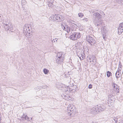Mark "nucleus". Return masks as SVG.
<instances>
[{"label": "nucleus", "instance_id": "obj_1", "mask_svg": "<svg viewBox=\"0 0 123 123\" xmlns=\"http://www.w3.org/2000/svg\"><path fill=\"white\" fill-rule=\"evenodd\" d=\"M31 28V25H30L25 24L23 27V32L26 37L28 38L32 35Z\"/></svg>", "mask_w": 123, "mask_h": 123}, {"label": "nucleus", "instance_id": "obj_2", "mask_svg": "<svg viewBox=\"0 0 123 123\" xmlns=\"http://www.w3.org/2000/svg\"><path fill=\"white\" fill-rule=\"evenodd\" d=\"M63 17L61 15L58 14L52 15L49 18H51L52 19L53 21L56 22H60L63 20Z\"/></svg>", "mask_w": 123, "mask_h": 123}, {"label": "nucleus", "instance_id": "obj_3", "mask_svg": "<svg viewBox=\"0 0 123 123\" xmlns=\"http://www.w3.org/2000/svg\"><path fill=\"white\" fill-rule=\"evenodd\" d=\"M67 110L69 115L70 116H71L73 113L74 114L75 113V110L74 107L70 105H68Z\"/></svg>", "mask_w": 123, "mask_h": 123}, {"label": "nucleus", "instance_id": "obj_4", "mask_svg": "<svg viewBox=\"0 0 123 123\" xmlns=\"http://www.w3.org/2000/svg\"><path fill=\"white\" fill-rule=\"evenodd\" d=\"M90 12L93 15L98 18H99L102 17L101 12L99 11L92 10L90 11Z\"/></svg>", "mask_w": 123, "mask_h": 123}, {"label": "nucleus", "instance_id": "obj_5", "mask_svg": "<svg viewBox=\"0 0 123 123\" xmlns=\"http://www.w3.org/2000/svg\"><path fill=\"white\" fill-rule=\"evenodd\" d=\"M61 26L62 28L64 30L67 31L68 32L71 31L72 32L73 30L69 27L65 23H63L61 24Z\"/></svg>", "mask_w": 123, "mask_h": 123}, {"label": "nucleus", "instance_id": "obj_6", "mask_svg": "<svg viewBox=\"0 0 123 123\" xmlns=\"http://www.w3.org/2000/svg\"><path fill=\"white\" fill-rule=\"evenodd\" d=\"M86 40L91 45H93L96 42L94 39L89 35L86 36Z\"/></svg>", "mask_w": 123, "mask_h": 123}, {"label": "nucleus", "instance_id": "obj_7", "mask_svg": "<svg viewBox=\"0 0 123 123\" xmlns=\"http://www.w3.org/2000/svg\"><path fill=\"white\" fill-rule=\"evenodd\" d=\"M98 18H97L96 17H93V18L92 21L93 23L95 25L98 26H101V23L100 22L101 19H99Z\"/></svg>", "mask_w": 123, "mask_h": 123}, {"label": "nucleus", "instance_id": "obj_8", "mask_svg": "<svg viewBox=\"0 0 123 123\" xmlns=\"http://www.w3.org/2000/svg\"><path fill=\"white\" fill-rule=\"evenodd\" d=\"M96 109L98 111H99V113L101 111H103L105 109V107L103 105H98L96 106Z\"/></svg>", "mask_w": 123, "mask_h": 123}, {"label": "nucleus", "instance_id": "obj_9", "mask_svg": "<svg viewBox=\"0 0 123 123\" xmlns=\"http://www.w3.org/2000/svg\"><path fill=\"white\" fill-rule=\"evenodd\" d=\"M96 106L91 108L90 110L91 113L94 115L99 113V111H98L96 109Z\"/></svg>", "mask_w": 123, "mask_h": 123}, {"label": "nucleus", "instance_id": "obj_10", "mask_svg": "<svg viewBox=\"0 0 123 123\" xmlns=\"http://www.w3.org/2000/svg\"><path fill=\"white\" fill-rule=\"evenodd\" d=\"M112 84L114 90L116 91L117 93H119V88H118L119 87L118 86L114 83H113Z\"/></svg>", "mask_w": 123, "mask_h": 123}, {"label": "nucleus", "instance_id": "obj_11", "mask_svg": "<svg viewBox=\"0 0 123 123\" xmlns=\"http://www.w3.org/2000/svg\"><path fill=\"white\" fill-rule=\"evenodd\" d=\"M63 57L60 58H56V62L58 64H61L63 61Z\"/></svg>", "mask_w": 123, "mask_h": 123}, {"label": "nucleus", "instance_id": "obj_12", "mask_svg": "<svg viewBox=\"0 0 123 123\" xmlns=\"http://www.w3.org/2000/svg\"><path fill=\"white\" fill-rule=\"evenodd\" d=\"M114 96L112 94H109L108 96V103H109H109L110 102L111 103L113 102V99Z\"/></svg>", "mask_w": 123, "mask_h": 123}, {"label": "nucleus", "instance_id": "obj_13", "mask_svg": "<svg viewBox=\"0 0 123 123\" xmlns=\"http://www.w3.org/2000/svg\"><path fill=\"white\" fill-rule=\"evenodd\" d=\"M72 74V72L71 71L68 72H65V73L63 74V75L64 77L66 78L68 77H69V75H71Z\"/></svg>", "mask_w": 123, "mask_h": 123}, {"label": "nucleus", "instance_id": "obj_14", "mask_svg": "<svg viewBox=\"0 0 123 123\" xmlns=\"http://www.w3.org/2000/svg\"><path fill=\"white\" fill-rule=\"evenodd\" d=\"M118 33L121 34L123 31V28L121 27L120 25H119L118 28Z\"/></svg>", "mask_w": 123, "mask_h": 123}, {"label": "nucleus", "instance_id": "obj_15", "mask_svg": "<svg viewBox=\"0 0 123 123\" xmlns=\"http://www.w3.org/2000/svg\"><path fill=\"white\" fill-rule=\"evenodd\" d=\"M48 6L52 9H54L55 6V4L52 3H51V2H48Z\"/></svg>", "mask_w": 123, "mask_h": 123}, {"label": "nucleus", "instance_id": "obj_16", "mask_svg": "<svg viewBox=\"0 0 123 123\" xmlns=\"http://www.w3.org/2000/svg\"><path fill=\"white\" fill-rule=\"evenodd\" d=\"M74 35H75V37H76L75 38H77V39L78 38H79L80 37V34L79 32H75L74 33Z\"/></svg>", "mask_w": 123, "mask_h": 123}, {"label": "nucleus", "instance_id": "obj_17", "mask_svg": "<svg viewBox=\"0 0 123 123\" xmlns=\"http://www.w3.org/2000/svg\"><path fill=\"white\" fill-rule=\"evenodd\" d=\"M23 119L24 120H26L27 121L29 120V118L27 115L24 114L22 116Z\"/></svg>", "mask_w": 123, "mask_h": 123}, {"label": "nucleus", "instance_id": "obj_18", "mask_svg": "<svg viewBox=\"0 0 123 123\" xmlns=\"http://www.w3.org/2000/svg\"><path fill=\"white\" fill-rule=\"evenodd\" d=\"M2 21V23L4 24H9V20L7 18H4V19Z\"/></svg>", "mask_w": 123, "mask_h": 123}, {"label": "nucleus", "instance_id": "obj_19", "mask_svg": "<svg viewBox=\"0 0 123 123\" xmlns=\"http://www.w3.org/2000/svg\"><path fill=\"white\" fill-rule=\"evenodd\" d=\"M9 26V25L7 24H4V28L5 30L6 31H8Z\"/></svg>", "mask_w": 123, "mask_h": 123}, {"label": "nucleus", "instance_id": "obj_20", "mask_svg": "<svg viewBox=\"0 0 123 123\" xmlns=\"http://www.w3.org/2000/svg\"><path fill=\"white\" fill-rule=\"evenodd\" d=\"M112 121V123H117L118 121V118L117 117H114L111 119Z\"/></svg>", "mask_w": 123, "mask_h": 123}, {"label": "nucleus", "instance_id": "obj_21", "mask_svg": "<svg viewBox=\"0 0 123 123\" xmlns=\"http://www.w3.org/2000/svg\"><path fill=\"white\" fill-rule=\"evenodd\" d=\"M74 35V33H73L70 36V38L71 39L74 40H77V38H75L76 37H75Z\"/></svg>", "mask_w": 123, "mask_h": 123}, {"label": "nucleus", "instance_id": "obj_22", "mask_svg": "<svg viewBox=\"0 0 123 123\" xmlns=\"http://www.w3.org/2000/svg\"><path fill=\"white\" fill-rule=\"evenodd\" d=\"M62 55V52H59L58 53L57 55V56L56 58H60L62 57H63Z\"/></svg>", "mask_w": 123, "mask_h": 123}, {"label": "nucleus", "instance_id": "obj_23", "mask_svg": "<svg viewBox=\"0 0 123 123\" xmlns=\"http://www.w3.org/2000/svg\"><path fill=\"white\" fill-rule=\"evenodd\" d=\"M119 71H117L116 74V76L117 78L119 77L120 75V73Z\"/></svg>", "mask_w": 123, "mask_h": 123}, {"label": "nucleus", "instance_id": "obj_24", "mask_svg": "<svg viewBox=\"0 0 123 123\" xmlns=\"http://www.w3.org/2000/svg\"><path fill=\"white\" fill-rule=\"evenodd\" d=\"M72 24H71V25H72V26L73 27L74 26V27H76V28H77V27H78V24L76 22L74 23H73L72 22Z\"/></svg>", "mask_w": 123, "mask_h": 123}, {"label": "nucleus", "instance_id": "obj_25", "mask_svg": "<svg viewBox=\"0 0 123 123\" xmlns=\"http://www.w3.org/2000/svg\"><path fill=\"white\" fill-rule=\"evenodd\" d=\"M69 89V91L70 92H74L75 90H74L73 89H72V88H68V87L67 88V91H69L68 90Z\"/></svg>", "mask_w": 123, "mask_h": 123}, {"label": "nucleus", "instance_id": "obj_26", "mask_svg": "<svg viewBox=\"0 0 123 123\" xmlns=\"http://www.w3.org/2000/svg\"><path fill=\"white\" fill-rule=\"evenodd\" d=\"M112 74L111 72L109 71H108L107 72V76L108 77H109L110 76H111Z\"/></svg>", "mask_w": 123, "mask_h": 123}, {"label": "nucleus", "instance_id": "obj_27", "mask_svg": "<svg viewBox=\"0 0 123 123\" xmlns=\"http://www.w3.org/2000/svg\"><path fill=\"white\" fill-rule=\"evenodd\" d=\"M43 72L45 74H47L49 72V71L47 69L44 68L43 70Z\"/></svg>", "mask_w": 123, "mask_h": 123}, {"label": "nucleus", "instance_id": "obj_28", "mask_svg": "<svg viewBox=\"0 0 123 123\" xmlns=\"http://www.w3.org/2000/svg\"><path fill=\"white\" fill-rule=\"evenodd\" d=\"M12 27L11 26H9L8 31H11V32H13V30L12 29Z\"/></svg>", "mask_w": 123, "mask_h": 123}, {"label": "nucleus", "instance_id": "obj_29", "mask_svg": "<svg viewBox=\"0 0 123 123\" xmlns=\"http://www.w3.org/2000/svg\"><path fill=\"white\" fill-rule=\"evenodd\" d=\"M48 87L46 85H44L42 86L41 87L43 89H46Z\"/></svg>", "mask_w": 123, "mask_h": 123}, {"label": "nucleus", "instance_id": "obj_30", "mask_svg": "<svg viewBox=\"0 0 123 123\" xmlns=\"http://www.w3.org/2000/svg\"><path fill=\"white\" fill-rule=\"evenodd\" d=\"M79 57L81 60H83L85 58V56L83 55L82 56V55H81V56L80 57L79 56Z\"/></svg>", "mask_w": 123, "mask_h": 123}, {"label": "nucleus", "instance_id": "obj_31", "mask_svg": "<svg viewBox=\"0 0 123 123\" xmlns=\"http://www.w3.org/2000/svg\"><path fill=\"white\" fill-rule=\"evenodd\" d=\"M49 2H51L52 3L54 4H55V1L54 0H50V1Z\"/></svg>", "mask_w": 123, "mask_h": 123}, {"label": "nucleus", "instance_id": "obj_32", "mask_svg": "<svg viewBox=\"0 0 123 123\" xmlns=\"http://www.w3.org/2000/svg\"><path fill=\"white\" fill-rule=\"evenodd\" d=\"M22 5H25L26 4V2L25 0H22Z\"/></svg>", "mask_w": 123, "mask_h": 123}, {"label": "nucleus", "instance_id": "obj_33", "mask_svg": "<svg viewBox=\"0 0 123 123\" xmlns=\"http://www.w3.org/2000/svg\"><path fill=\"white\" fill-rule=\"evenodd\" d=\"M79 16L80 17H82L83 16V14L82 13H79L78 14Z\"/></svg>", "mask_w": 123, "mask_h": 123}, {"label": "nucleus", "instance_id": "obj_34", "mask_svg": "<svg viewBox=\"0 0 123 123\" xmlns=\"http://www.w3.org/2000/svg\"><path fill=\"white\" fill-rule=\"evenodd\" d=\"M63 96H64L63 97L65 99H66V100H68V99L67 98L68 95L67 96H64V95H63Z\"/></svg>", "mask_w": 123, "mask_h": 123}, {"label": "nucleus", "instance_id": "obj_35", "mask_svg": "<svg viewBox=\"0 0 123 123\" xmlns=\"http://www.w3.org/2000/svg\"><path fill=\"white\" fill-rule=\"evenodd\" d=\"M2 17H3L2 16L0 15V22H2Z\"/></svg>", "mask_w": 123, "mask_h": 123}, {"label": "nucleus", "instance_id": "obj_36", "mask_svg": "<svg viewBox=\"0 0 123 123\" xmlns=\"http://www.w3.org/2000/svg\"><path fill=\"white\" fill-rule=\"evenodd\" d=\"M92 85L90 84L88 86V88L89 89H91L92 87Z\"/></svg>", "mask_w": 123, "mask_h": 123}, {"label": "nucleus", "instance_id": "obj_37", "mask_svg": "<svg viewBox=\"0 0 123 123\" xmlns=\"http://www.w3.org/2000/svg\"><path fill=\"white\" fill-rule=\"evenodd\" d=\"M67 98L68 99V100H71V97L70 96H68H68Z\"/></svg>", "mask_w": 123, "mask_h": 123}, {"label": "nucleus", "instance_id": "obj_38", "mask_svg": "<svg viewBox=\"0 0 123 123\" xmlns=\"http://www.w3.org/2000/svg\"><path fill=\"white\" fill-rule=\"evenodd\" d=\"M83 21H87L88 20V19L87 18H85L83 19Z\"/></svg>", "mask_w": 123, "mask_h": 123}, {"label": "nucleus", "instance_id": "obj_39", "mask_svg": "<svg viewBox=\"0 0 123 123\" xmlns=\"http://www.w3.org/2000/svg\"><path fill=\"white\" fill-rule=\"evenodd\" d=\"M119 25H120L123 28V22L120 24Z\"/></svg>", "mask_w": 123, "mask_h": 123}, {"label": "nucleus", "instance_id": "obj_40", "mask_svg": "<svg viewBox=\"0 0 123 123\" xmlns=\"http://www.w3.org/2000/svg\"><path fill=\"white\" fill-rule=\"evenodd\" d=\"M72 22L73 23H74L75 22H75V21H73V20H72L71 21V22L70 23V25H71V24H72Z\"/></svg>", "mask_w": 123, "mask_h": 123}, {"label": "nucleus", "instance_id": "obj_41", "mask_svg": "<svg viewBox=\"0 0 123 123\" xmlns=\"http://www.w3.org/2000/svg\"><path fill=\"white\" fill-rule=\"evenodd\" d=\"M55 40V41L56 42V41H57V40H58V39H57V38H55V39H53V40ZM54 42H55V40H54Z\"/></svg>", "mask_w": 123, "mask_h": 123}, {"label": "nucleus", "instance_id": "obj_42", "mask_svg": "<svg viewBox=\"0 0 123 123\" xmlns=\"http://www.w3.org/2000/svg\"><path fill=\"white\" fill-rule=\"evenodd\" d=\"M22 5V8H23V9L24 10H25V7H24V6H23V5Z\"/></svg>", "mask_w": 123, "mask_h": 123}, {"label": "nucleus", "instance_id": "obj_43", "mask_svg": "<svg viewBox=\"0 0 123 123\" xmlns=\"http://www.w3.org/2000/svg\"><path fill=\"white\" fill-rule=\"evenodd\" d=\"M92 123H98V122L97 121L93 122Z\"/></svg>", "mask_w": 123, "mask_h": 123}, {"label": "nucleus", "instance_id": "obj_44", "mask_svg": "<svg viewBox=\"0 0 123 123\" xmlns=\"http://www.w3.org/2000/svg\"><path fill=\"white\" fill-rule=\"evenodd\" d=\"M119 123H123V120L120 121Z\"/></svg>", "mask_w": 123, "mask_h": 123}, {"label": "nucleus", "instance_id": "obj_45", "mask_svg": "<svg viewBox=\"0 0 123 123\" xmlns=\"http://www.w3.org/2000/svg\"><path fill=\"white\" fill-rule=\"evenodd\" d=\"M103 37L104 38V39H105V35H104V34H103Z\"/></svg>", "mask_w": 123, "mask_h": 123}, {"label": "nucleus", "instance_id": "obj_46", "mask_svg": "<svg viewBox=\"0 0 123 123\" xmlns=\"http://www.w3.org/2000/svg\"><path fill=\"white\" fill-rule=\"evenodd\" d=\"M119 0H117V2H119Z\"/></svg>", "mask_w": 123, "mask_h": 123}, {"label": "nucleus", "instance_id": "obj_47", "mask_svg": "<svg viewBox=\"0 0 123 123\" xmlns=\"http://www.w3.org/2000/svg\"><path fill=\"white\" fill-rule=\"evenodd\" d=\"M121 1H123V0H121Z\"/></svg>", "mask_w": 123, "mask_h": 123}, {"label": "nucleus", "instance_id": "obj_48", "mask_svg": "<svg viewBox=\"0 0 123 123\" xmlns=\"http://www.w3.org/2000/svg\"><path fill=\"white\" fill-rule=\"evenodd\" d=\"M121 66H122L121 65L120 66V68H121Z\"/></svg>", "mask_w": 123, "mask_h": 123}, {"label": "nucleus", "instance_id": "obj_49", "mask_svg": "<svg viewBox=\"0 0 123 123\" xmlns=\"http://www.w3.org/2000/svg\"><path fill=\"white\" fill-rule=\"evenodd\" d=\"M52 41L53 42V41Z\"/></svg>", "mask_w": 123, "mask_h": 123}]
</instances>
